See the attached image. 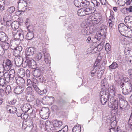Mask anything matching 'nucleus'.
Returning a JSON list of instances; mask_svg holds the SVG:
<instances>
[{"label":"nucleus","instance_id":"nucleus-1","mask_svg":"<svg viewBox=\"0 0 132 132\" xmlns=\"http://www.w3.org/2000/svg\"><path fill=\"white\" fill-rule=\"evenodd\" d=\"M110 93L109 95L111 98L113 99L118 97L119 98V110L120 112L125 111L128 110L129 105L128 102L125 100L124 97L120 94H116L117 91L116 87L114 85H111L110 86Z\"/></svg>","mask_w":132,"mask_h":132},{"label":"nucleus","instance_id":"nucleus-2","mask_svg":"<svg viewBox=\"0 0 132 132\" xmlns=\"http://www.w3.org/2000/svg\"><path fill=\"white\" fill-rule=\"evenodd\" d=\"M109 90L108 88H104L101 90L100 93V101L101 104L104 105L108 101L110 96L109 95Z\"/></svg>","mask_w":132,"mask_h":132},{"label":"nucleus","instance_id":"nucleus-3","mask_svg":"<svg viewBox=\"0 0 132 132\" xmlns=\"http://www.w3.org/2000/svg\"><path fill=\"white\" fill-rule=\"evenodd\" d=\"M96 9L94 7H89L86 8H81L78 11V14L80 16H83L86 15H88L94 13Z\"/></svg>","mask_w":132,"mask_h":132},{"label":"nucleus","instance_id":"nucleus-4","mask_svg":"<svg viewBox=\"0 0 132 132\" xmlns=\"http://www.w3.org/2000/svg\"><path fill=\"white\" fill-rule=\"evenodd\" d=\"M89 22H92V23H94L96 24L99 23L102 20V15L100 13H94L93 15L90 16L87 19Z\"/></svg>","mask_w":132,"mask_h":132},{"label":"nucleus","instance_id":"nucleus-5","mask_svg":"<svg viewBox=\"0 0 132 132\" xmlns=\"http://www.w3.org/2000/svg\"><path fill=\"white\" fill-rule=\"evenodd\" d=\"M24 32L26 31L20 29L18 30H13L12 33L15 39L21 40L23 38Z\"/></svg>","mask_w":132,"mask_h":132},{"label":"nucleus","instance_id":"nucleus-6","mask_svg":"<svg viewBox=\"0 0 132 132\" xmlns=\"http://www.w3.org/2000/svg\"><path fill=\"white\" fill-rule=\"evenodd\" d=\"M9 45L7 42H0V56L9 51Z\"/></svg>","mask_w":132,"mask_h":132},{"label":"nucleus","instance_id":"nucleus-7","mask_svg":"<svg viewBox=\"0 0 132 132\" xmlns=\"http://www.w3.org/2000/svg\"><path fill=\"white\" fill-rule=\"evenodd\" d=\"M113 101L112 102H108V106L110 108H112V110H114L115 111H118V105H119V101L117 98H114Z\"/></svg>","mask_w":132,"mask_h":132},{"label":"nucleus","instance_id":"nucleus-8","mask_svg":"<svg viewBox=\"0 0 132 132\" xmlns=\"http://www.w3.org/2000/svg\"><path fill=\"white\" fill-rule=\"evenodd\" d=\"M3 68L4 70L8 71L10 70L13 66L12 62L9 59H7L3 63Z\"/></svg>","mask_w":132,"mask_h":132},{"label":"nucleus","instance_id":"nucleus-9","mask_svg":"<svg viewBox=\"0 0 132 132\" xmlns=\"http://www.w3.org/2000/svg\"><path fill=\"white\" fill-rule=\"evenodd\" d=\"M39 113L42 119H47L49 116V109L48 108H43L41 109Z\"/></svg>","mask_w":132,"mask_h":132},{"label":"nucleus","instance_id":"nucleus-10","mask_svg":"<svg viewBox=\"0 0 132 132\" xmlns=\"http://www.w3.org/2000/svg\"><path fill=\"white\" fill-rule=\"evenodd\" d=\"M44 55V61L46 64L50 66L51 65V57L49 53L46 49H44L43 51Z\"/></svg>","mask_w":132,"mask_h":132},{"label":"nucleus","instance_id":"nucleus-11","mask_svg":"<svg viewBox=\"0 0 132 132\" xmlns=\"http://www.w3.org/2000/svg\"><path fill=\"white\" fill-rule=\"evenodd\" d=\"M26 60L22 61V65L23 67L25 68L28 67H30L31 66L32 61V59L30 57L28 56H26Z\"/></svg>","mask_w":132,"mask_h":132},{"label":"nucleus","instance_id":"nucleus-12","mask_svg":"<svg viewBox=\"0 0 132 132\" xmlns=\"http://www.w3.org/2000/svg\"><path fill=\"white\" fill-rule=\"evenodd\" d=\"M128 28L123 23H120L118 26V29L120 34L122 36L124 35L125 33Z\"/></svg>","mask_w":132,"mask_h":132},{"label":"nucleus","instance_id":"nucleus-13","mask_svg":"<svg viewBox=\"0 0 132 132\" xmlns=\"http://www.w3.org/2000/svg\"><path fill=\"white\" fill-rule=\"evenodd\" d=\"M102 35H101V34H99L98 35L97 34L94 36L93 38L94 40L92 39L90 36H89L86 39V41L89 44L92 43V42H95L96 40H100L101 39V36Z\"/></svg>","mask_w":132,"mask_h":132},{"label":"nucleus","instance_id":"nucleus-14","mask_svg":"<svg viewBox=\"0 0 132 132\" xmlns=\"http://www.w3.org/2000/svg\"><path fill=\"white\" fill-rule=\"evenodd\" d=\"M6 109L8 112L12 114L15 113L17 111V109L16 107L12 105H7Z\"/></svg>","mask_w":132,"mask_h":132},{"label":"nucleus","instance_id":"nucleus-15","mask_svg":"<svg viewBox=\"0 0 132 132\" xmlns=\"http://www.w3.org/2000/svg\"><path fill=\"white\" fill-rule=\"evenodd\" d=\"M35 49L33 47H31L26 49V56H32L35 53Z\"/></svg>","mask_w":132,"mask_h":132},{"label":"nucleus","instance_id":"nucleus-16","mask_svg":"<svg viewBox=\"0 0 132 132\" xmlns=\"http://www.w3.org/2000/svg\"><path fill=\"white\" fill-rule=\"evenodd\" d=\"M132 90V87L131 84L128 83V84L127 85L125 89H122V93L124 94H128L130 93Z\"/></svg>","mask_w":132,"mask_h":132},{"label":"nucleus","instance_id":"nucleus-17","mask_svg":"<svg viewBox=\"0 0 132 132\" xmlns=\"http://www.w3.org/2000/svg\"><path fill=\"white\" fill-rule=\"evenodd\" d=\"M22 49V47L21 46H16L13 51V55L16 57L19 56Z\"/></svg>","mask_w":132,"mask_h":132},{"label":"nucleus","instance_id":"nucleus-18","mask_svg":"<svg viewBox=\"0 0 132 132\" xmlns=\"http://www.w3.org/2000/svg\"><path fill=\"white\" fill-rule=\"evenodd\" d=\"M15 79L18 85L23 86V85L25 83V81L23 78L19 76H17L15 77Z\"/></svg>","mask_w":132,"mask_h":132},{"label":"nucleus","instance_id":"nucleus-19","mask_svg":"<svg viewBox=\"0 0 132 132\" xmlns=\"http://www.w3.org/2000/svg\"><path fill=\"white\" fill-rule=\"evenodd\" d=\"M8 40V38L5 34L3 31L0 32V42H5Z\"/></svg>","mask_w":132,"mask_h":132},{"label":"nucleus","instance_id":"nucleus-20","mask_svg":"<svg viewBox=\"0 0 132 132\" xmlns=\"http://www.w3.org/2000/svg\"><path fill=\"white\" fill-rule=\"evenodd\" d=\"M24 89V87L22 86H18L14 90V92L17 94H19L22 93Z\"/></svg>","mask_w":132,"mask_h":132},{"label":"nucleus","instance_id":"nucleus-21","mask_svg":"<svg viewBox=\"0 0 132 132\" xmlns=\"http://www.w3.org/2000/svg\"><path fill=\"white\" fill-rule=\"evenodd\" d=\"M31 108V105L29 103H26L24 104L22 108V110L25 112H27Z\"/></svg>","mask_w":132,"mask_h":132},{"label":"nucleus","instance_id":"nucleus-22","mask_svg":"<svg viewBox=\"0 0 132 132\" xmlns=\"http://www.w3.org/2000/svg\"><path fill=\"white\" fill-rule=\"evenodd\" d=\"M82 32L84 35H88L90 33L89 27L87 25H85L82 30Z\"/></svg>","mask_w":132,"mask_h":132},{"label":"nucleus","instance_id":"nucleus-23","mask_svg":"<svg viewBox=\"0 0 132 132\" xmlns=\"http://www.w3.org/2000/svg\"><path fill=\"white\" fill-rule=\"evenodd\" d=\"M64 26L68 27V29L69 31L72 30L74 28V24L71 21L69 22L67 21Z\"/></svg>","mask_w":132,"mask_h":132},{"label":"nucleus","instance_id":"nucleus-24","mask_svg":"<svg viewBox=\"0 0 132 132\" xmlns=\"http://www.w3.org/2000/svg\"><path fill=\"white\" fill-rule=\"evenodd\" d=\"M27 2L23 0H19L18 2V7L23 8L24 6H26L27 4Z\"/></svg>","mask_w":132,"mask_h":132},{"label":"nucleus","instance_id":"nucleus-25","mask_svg":"<svg viewBox=\"0 0 132 132\" xmlns=\"http://www.w3.org/2000/svg\"><path fill=\"white\" fill-rule=\"evenodd\" d=\"M26 99L28 102H31L35 100V97L34 94L26 95Z\"/></svg>","mask_w":132,"mask_h":132},{"label":"nucleus","instance_id":"nucleus-26","mask_svg":"<svg viewBox=\"0 0 132 132\" xmlns=\"http://www.w3.org/2000/svg\"><path fill=\"white\" fill-rule=\"evenodd\" d=\"M45 98L47 101V102L51 105L53 104L54 102L55 99L53 96H46L45 97Z\"/></svg>","mask_w":132,"mask_h":132},{"label":"nucleus","instance_id":"nucleus-27","mask_svg":"<svg viewBox=\"0 0 132 132\" xmlns=\"http://www.w3.org/2000/svg\"><path fill=\"white\" fill-rule=\"evenodd\" d=\"M26 38L28 40L31 39L34 37V34L32 31H29L26 35Z\"/></svg>","mask_w":132,"mask_h":132},{"label":"nucleus","instance_id":"nucleus-28","mask_svg":"<svg viewBox=\"0 0 132 132\" xmlns=\"http://www.w3.org/2000/svg\"><path fill=\"white\" fill-rule=\"evenodd\" d=\"M89 4V1L86 0H82L81 5V7L86 8L88 7Z\"/></svg>","mask_w":132,"mask_h":132},{"label":"nucleus","instance_id":"nucleus-29","mask_svg":"<svg viewBox=\"0 0 132 132\" xmlns=\"http://www.w3.org/2000/svg\"><path fill=\"white\" fill-rule=\"evenodd\" d=\"M124 36L128 38H132V30L130 29L129 31H126V32L125 33Z\"/></svg>","mask_w":132,"mask_h":132},{"label":"nucleus","instance_id":"nucleus-30","mask_svg":"<svg viewBox=\"0 0 132 132\" xmlns=\"http://www.w3.org/2000/svg\"><path fill=\"white\" fill-rule=\"evenodd\" d=\"M12 17L10 14H5L4 16L3 20L5 22L9 21H11Z\"/></svg>","mask_w":132,"mask_h":132},{"label":"nucleus","instance_id":"nucleus-31","mask_svg":"<svg viewBox=\"0 0 132 132\" xmlns=\"http://www.w3.org/2000/svg\"><path fill=\"white\" fill-rule=\"evenodd\" d=\"M53 126L54 127H60L62 125L61 121H56L53 123Z\"/></svg>","mask_w":132,"mask_h":132},{"label":"nucleus","instance_id":"nucleus-32","mask_svg":"<svg viewBox=\"0 0 132 132\" xmlns=\"http://www.w3.org/2000/svg\"><path fill=\"white\" fill-rule=\"evenodd\" d=\"M81 127L80 125H78L74 127L72 129L73 132H80Z\"/></svg>","mask_w":132,"mask_h":132},{"label":"nucleus","instance_id":"nucleus-33","mask_svg":"<svg viewBox=\"0 0 132 132\" xmlns=\"http://www.w3.org/2000/svg\"><path fill=\"white\" fill-rule=\"evenodd\" d=\"M10 48L11 49L15 50L16 47V41L15 40H12L11 41L10 43Z\"/></svg>","mask_w":132,"mask_h":132},{"label":"nucleus","instance_id":"nucleus-34","mask_svg":"<svg viewBox=\"0 0 132 132\" xmlns=\"http://www.w3.org/2000/svg\"><path fill=\"white\" fill-rule=\"evenodd\" d=\"M118 64L115 62H113L112 64L109 66V69L110 70L115 69L118 67Z\"/></svg>","mask_w":132,"mask_h":132},{"label":"nucleus","instance_id":"nucleus-35","mask_svg":"<svg viewBox=\"0 0 132 132\" xmlns=\"http://www.w3.org/2000/svg\"><path fill=\"white\" fill-rule=\"evenodd\" d=\"M107 29V27L104 24H102L101 27L100 28L101 33H98L97 35H98L99 34H101V32H103V34H104L106 32ZM101 35L102 36V35H101Z\"/></svg>","mask_w":132,"mask_h":132},{"label":"nucleus","instance_id":"nucleus-36","mask_svg":"<svg viewBox=\"0 0 132 132\" xmlns=\"http://www.w3.org/2000/svg\"><path fill=\"white\" fill-rule=\"evenodd\" d=\"M68 130V127L67 126H65L64 127L61 129V130L59 131H56L54 130L52 131H51V132H67Z\"/></svg>","mask_w":132,"mask_h":132},{"label":"nucleus","instance_id":"nucleus-37","mask_svg":"<svg viewBox=\"0 0 132 132\" xmlns=\"http://www.w3.org/2000/svg\"><path fill=\"white\" fill-rule=\"evenodd\" d=\"M19 25L18 22L16 21H15L12 22L11 25V27L12 29H16L18 28Z\"/></svg>","mask_w":132,"mask_h":132},{"label":"nucleus","instance_id":"nucleus-38","mask_svg":"<svg viewBox=\"0 0 132 132\" xmlns=\"http://www.w3.org/2000/svg\"><path fill=\"white\" fill-rule=\"evenodd\" d=\"M41 73L39 70L35 69L33 72V75L35 77H38L40 75Z\"/></svg>","mask_w":132,"mask_h":132},{"label":"nucleus","instance_id":"nucleus-39","mask_svg":"<svg viewBox=\"0 0 132 132\" xmlns=\"http://www.w3.org/2000/svg\"><path fill=\"white\" fill-rule=\"evenodd\" d=\"M15 8L13 6L8 7L6 11L8 13L11 14L13 13L15 11Z\"/></svg>","mask_w":132,"mask_h":132},{"label":"nucleus","instance_id":"nucleus-40","mask_svg":"<svg viewBox=\"0 0 132 132\" xmlns=\"http://www.w3.org/2000/svg\"><path fill=\"white\" fill-rule=\"evenodd\" d=\"M91 3L93 4L94 7L95 8H98L99 7L100 5V4L99 2L97 1L96 0H92Z\"/></svg>","mask_w":132,"mask_h":132},{"label":"nucleus","instance_id":"nucleus-41","mask_svg":"<svg viewBox=\"0 0 132 132\" xmlns=\"http://www.w3.org/2000/svg\"><path fill=\"white\" fill-rule=\"evenodd\" d=\"M82 0H74V3L75 5L78 7H80Z\"/></svg>","mask_w":132,"mask_h":132},{"label":"nucleus","instance_id":"nucleus-42","mask_svg":"<svg viewBox=\"0 0 132 132\" xmlns=\"http://www.w3.org/2000/svg\"><path fill=\"white\" fill-rule=\"evenodd\" d=\"M101 85L102 87L101 90L103 89L104 88H106L107 86L106 80V78H104L101 82Z\"/></svg>","mask_w":132,"mask_h":132},{"label":"nucleus","instance_id":"nucleus-43","mask_svg":"<svg viewBox=\"0 0 132 132\" xmlns=\"http://www.w3.org/2000/svg\"><path fill=\"white\" fill-rule=\"evenodd\" d=\"M26 95L34 94V91L32 90L31 88L28 87L26 89Z\"/></svg>","mask_w":132,"mask_h":132},{"label":"nucleus","instance_id":"nucleus-44","mask_svg":"<svg viewBox=\"0 0 132 132\" xmlns=\"http://www.w3.org/2000/svg\"><path fill=\"white\" fill-rule=\"evenodd\" d=\"M42 54L41 52H38L36 53L34 57V58L37 60H40L42 57Z\"/></svg>","mask_w":132,"mask_h":132},{"label":"nucleus","instance_id":"nucleus-45","mask_svg":"<svg viewBox=\"0 0 132 132\" xmlns=\"http://www.w3.org/2000/svg\"><path fill=\"white\" fill-rule=\"evenodd\" d=\"M4 76L6 82H9L11 81L9 73L5 72L4 75Z\"/></svg>","mask_w":132,"mask_h":132},{"label":"nucleus","instance_id":"nucleus-46","mask_svg":"<svg viewBox=\"0 0 132 132\" xmlns=\"http://www.w3.org/2000/svg\"><path fill=\"white\" fill-rule=\"evenodd\" d=\"M26 124L27 125V127L30 128L31 129H32L34 127L33 122L31 120H28Z\"/></svg>","mask_w":132,"mask_h":132},{"label":"nucleus","instance_id":"nucleus-47","mask_svg":"<svg viewBox=\"0 0 132 132\" xmlns=\"http://www.w3.org/2000/svg\"><path fill=\"white\" fill-rule=\"evenodd\" d=\"M22 60H21L19 58H18L15 60V62L16 64L18 66H20L22 64Z\"/></svg>","mask_w":132,"mask_h":132},{"label":"nucleus","instance_id":"nucleus-48","mask_svg":"<svg viewBox=\"0 0 132 132\" xmlns=\"http://www.w3.org/2000/svg\"><path fill=\"white\" fill-rule=\"evenodd\" d=\"M104 70L103 69V70H99L98 71L97 77L98 79H100L102 76L103 74V72Z\"/></svg>","mask_w":132,"mask_h":132},{"label":"nucleus","instance_id":"nucleus-49","mask_svg":"<svg viewBox=\"0 0 132 132\" xmlns=\"http://www.w3.org/2000/svg\"><path fill=\"white\" fill-rule=\"evenodd\" d=\"M6 83L5 82V79L3 78L0 79V85L2 87H5L6 85Z\"/></svg>","mask_w":132,"mask_h":132},{"label":"nucleus","instance_id":"nucleus-50","mask_svg":"<svg viewBox=\"0 0 132 132\" xmlns=\"http://www.w3.org/2000/svg\"><path fill=\"white\" fill-rule=\"evenodd\" d=\"M95 46H96V47H95L93 49V50L94 51L95 50H96V51H100L102 50L103 47L101 46V45H100L99 44H97L96 45H95Z\"/></svg>","mask_w":132,"mask_h":132},{"label":"nucleus","instance_id":"nucleus-51","mask_svg":"<svg viewBox=\"0 0 132 132\" xmlns=\"http://www.w3.org/2000/svg\"><path fill=\"white\" fill-rule=\"evenodd\" d=\"M5 92L7 94H8L11 91V86L10 85H8L5 89Z\"/></svg>","mask_w":132,"mask_h":132},{"label":"nucleus","instance_id":"nucleus-52","mask_svg":"<svg viewBox=\"0 0 132 132\" xmlns=\"http://www.w3.org/2000/svg\"><path fill=\"white\" fill-rule=\"evenodd\" d=\"M128 124L129 127L132 129V113H131L129 119Z\"/></svg>","mask_w":132,"mask_h":132},{"label":"nucleus","instance_id":"nucleus-53","mask_svg":"<svg viewBox=\"0 0 132 132\" xmlns=\"http://www.w3.org/2000/svg\"><path fill=\"white\" fill-rule=\"evenodd\" d=\"M105 49L106 51H109L111 50V46L108 43H107L105 46Z\"/></svg>","mask_w":132,"mask_h":132},{"label":"nucleus","instance_id":"nucleus-54","mask_svg":"<svg viewBox=\"0 0 132 132\" xmlns=\"http://www.w3.org/2000/svg\"><path fill=\"white\" fill-rule=\"evenodd\" d=\"M132 17L130 16H126L125 18L124 21L125 23H127L129 21L132 20Z\"/></svg>","mask_w":132,"mask_h":132},{"label":"nucleus","instance_id":"nucleus-55","mask_svg":"<svg viewBox=\"0 0 132 132\" xmlns=\"http://www.w3.org/2000/svg\"><path fill=\"white\" fill-rule=\"evenodd\" d=\"M23 113H22V110H18V111L16 113V114L17 116L18 117H21L22 116V114Z\"/></svg>","mask_w":132,"mask_h":132},{"label":"nucleus","instance_id":"nucleus-56","mask_svg":"<svg viewBox=\"0 0 132 132\" xmlns=\"http://www.w3.org/2000/svg\"><path fill=\"white\" fill-rule=\"evenodd\" d=\"M125 24L128 28H132V20L129 21Z\"/></svg>","mask_w":132,"mask_h":132},{"label":"nucleus","instance_id":"nucleus-57","mask_svg":"<svg viewBox=\"0 0 132 132\" xmlns=\"http://www.w3.org/2000/svg\"><path fill=\"white\" fill-rule=\"evenodd\" d=\"M109 21L111 22L112 23L115 22V18L114 16L112 15H111L109 17V20L108 21V22Z\"/></svg>","mask_w":132,"mask_h":132},{"label":"nucleus","instance_id":"nucleus-58","mask_svg":"<svg viewBox=\"0 0 132 132\" xmlns=\"http://www.w3.org/2000/svg\"><path fill=\"white\" fill-rule=\"evenodd\" d=\"M118 4L120 6H122L124 5L125 2L122 0H118L117 2Z\"/></svg>","mask_w":132,"mask_h":132},{"label":"nucleus","instance_id":"nucleus-59","mask_svg":"<svg viewBox=\"0 0 132 132\" xmlns=\"http://www.w3.org/2000/svg\"><path fill=\"white\" fill-rule=\"evenodd\" d=\"M47 91V90L46 89H45L41 91L40 90V91H38V93L40 95H43L46 94Z\"/></svg>","mask_w":132,"mask_h":132},{"label":"nucleus","instance_id":"nucleus-60","mask_svg":"<svg viewBox=\"0 0 132 132\" xmlns=\"http://www.w3.org/2000/svg\"><path fill=\"white\" fill-rule=\"evenodd\" d=\"M22 115V116H21V118L24 120L27 119L28 117V114H27L23 113Z\"/></svg>","mask_w":132,"mask_h":132},{"label":"nucleus","instance_id":"nucleus-61","mask_svg":"<svg viewBox=\"0 0 132 132\" xmlns=\"http://www.w3.org/2000/svg\"><path fill=\"white\" fill-rule=\"evenodd\" d=\"M111 127L113 128H116L117 126V123L115 121H114L111 123Z\"/></svg>","mask_w":132,"mask_h":132},{"label":"nucleus","instance_id":"nucleus-62","mask_svg":"<svg viewBox=\"0 0 132 132\" xmlns=\"http://www.w3.org/2000/svg\"><path fill=\"white\" fill-rule=\"evenodd\" d=\"M128 72L130 78L132 79V69H129L128 70Z\"/></svg>","mask_w":132,"mask_h":132},{"label":"nucleus","instance_id":"nucleus-63","mask_svg":"<svg viewBox=\"0 0 132 132\" xmlns=\"http://www.w3.org/2000/svg\"><path fill=\"white\" fill-rule=\"evenodd\" d=\"M39 78V81L42 82H43L45 81V79L44 77L42 76H40Z\"/></svg>","mask_w":132,"mask_h":132},{"label":"nucleus","instance_id":"nucleus-64","mask_svg":"<svg viewBox=\"0 0 132 132\" xmlns=\"http://www.w3.org/2000/svg\"><path fill=\"white\" fill-rule=\"evenodd\" d=\"M15 75H9L11 81L12 82L13 81L14 82L15 80Z\"/></svg>","mask_w":132,"mask_h":132}]
</instances>
